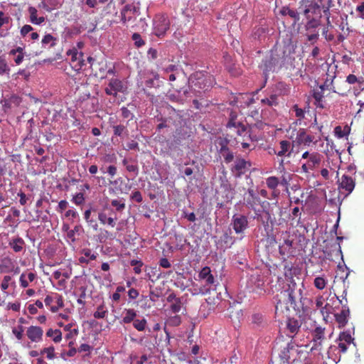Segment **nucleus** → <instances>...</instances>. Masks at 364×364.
<instances>
[{"label": "nucleus", "mask_w": 364, "mask_h": 364, "mask_svg": "<svg viewBox=\"0 0 364 364\" xmlns=\"http://www.w3.org/2000/svg\"><path fill=\"white\" fill-rule=\"evenodd\" d=\"M295 47L291 42H289L285 43L282 48L274 47L266 55L259 65L266 80L269 73H274L277 70L282 68L287 70L292 67L294 60L292 55L295 53Z\"/></svg>", "instance_id": "f257e3e1"}, {"label": "nucleus", "mask_w": 364, "mask_h": 364, "mask_svg": "<svg viewBox=\"0 0 364 364\" xmlns=\"http://www.w3.org/2000/svg\"><path fill=\"white\" fill-rule=\"evenodd\" d=\"M284 290L276 296L277 304L275 311H283L284 309L289 310V307L294 308L297 301L302 299V292L304 284L303 282L297 283L292 277L288 279V283L283 287Z\"/></svg>", "instance_id": "f03ea898"}, {"label": "nucleus", "mask_w": 364, "mask_h": 364, "mask_svg": "<svg viewBox=\"0 0 364 364\" xmlns=\"http://www.w3.org/2000/svg\"><path fill=\"white\" fill-rule=\"evenodd\" d=\"M306 358V352L291 341L277 355H272L270 364H289L290 360L294 364H306L302 362Z\"/></svg>", "instance_id": "7ed1b4c3"}, {"label": "nucleus", "mask_w": 364, "mask_h": 364, "mask_svg": "<svg viewBox=\"0 0 364 364\" xmlns=\"http://www.w3.org/2000/svg\"><path fill=\"white\" fill-rule=\"evenodd\" d=\"M323 158V156L317 152L308 151L303 153L301 156L302 159H306V161L301 165V171L305 173H309L311 171H314L317 168Z\"/></svg>", "instance_id": "20e7f679"}, {"label": "nucleus", "mask_w": 364, "mask_h": 364, "mask_svg": "<svg viewBox=\"0 0 364 364\" xmlns=\"http://www.w3.org/2000/svg\"><path fill=\"white\" fill-rule=\"evenodd\" d=\"M280 166L282 167V175L279 178L277 176H269L266 178L267 187L270 190L277 189L279 185L286 187L289 186V182L291 180V174L286 171L284 167V160L282 159L279 163Z\"/></svg>", "instance_id": "39448f33"}, {"label": "nucleus", "mask_w": 364, "mask_h": 364, "mask_svg": "<svg viewBox=\"0 0 364 364\" xmlns=\"http://www.w3.org/2000/svg\"><path fill=\"white\" fill-rule=\"evenodd\" d=\"M353 338L349 332H341L336 341L338 345H332L329 347L328 350V357H330L331 352H334L336 350H338V354L346 353L348 350V346L353 343Z\"/></svg>", "instance_id": "423d86ee"}, {"label": "nucleus", "mask_w": 364, "mask_h": 364, "mask_svg": "<svg viewBox=\"0 0 364 364\" xmlns=\"http://www.w3.org/2000/svg\"><path fill=\"white\" fill-rule=\"evenodd\" d=\"M312 343L311 350L321 353L323 349V344L326 341L325 336V328L320 326H316L311 331Z\"/></svg>", "instance_id": "0eeeda50"}, {"label": "nucleus", "mask_w": 364, "mask_h": 364, "mask_svg": "<svg viewBox=\"0 0 364 364\" xmlns=\"http://www.w3.org/2000/svg\"><path fill=\"white\" fill-rule=\"evenodd\" d=\"M127 90V86L125 82L118 78H111L105 88V92L107 95L117 97L118 92L124 93Z\"/></svg>", "instance_id": "6e6552de"}, {"label": "nucleus", "mask_w": 364, "mask_h": 364, "mask_svg": "<svg viewBox=\"0 0 364 364\" xmlns=\"http://www.w3.org/2000/svg\"><path fill=\"white\" fill-rule=\"evenodd\" d=\"M21 102L22 97L16 94L6 95L0 101L2 109L6 113L11 112L12 109L18 107Z\"/></svg>", "instance_id": "1a4fd4ad"}, {"label": "nucleus", "mask_w": 364, "mask_h": 364, "mask_svg": "<svg viewBox=\"0 0 364 364\" xmlns=\"http://www.w3.org/2000/svg\"><path fill=\"white\" fill-rule=\"evenodd\" d=\"M251 166V163L242 158L237 157L230 168L232 175L235 178H240L244 175Z\"/></svg>", "instance_id": "9d476101"}, {"label": "nucleus", "mask_w": 364, "mask_h": 364, "mask_svg": "<svg viewBox=\"0 0 364 364\" xmlns=\"http://www.w3.org/2000/svg\"><path fill=\"white\" fill-rule=\"evenodd\" d=\"M169 26L170 22L166 16L164 15L156 16L154 23V34L158 37L164 36L169 29Z\"/></svg>", "instance_id": "9b49d317"}, {"label": "nucleus", "mask_w": 364, "mask_h": 364, "mask_svg": "<svg viewBox=\"0 0 364 364\" xmlns=\"http://www.w3.org/2000/svg\"><path fill=\"white\" fill-rule=\"evenodd\" d=\"M198 277L200 280H202L205 283L204 289H201L202 294H207L212 285L215 283V278L211 273V269L209 267H204L198 273Z\"/></svg>", "instance_id": "f8f14e48"}, {"label": "nucleus", "mask_w": 364, "mask_h": 364, "mask_svg": "<svg viewBox=\"0 0 364 364\" xmlns=\"http://www.w3.org/2000/svg\"><path fill=\"white\" fill-rule=\"evenodd\" d=\"M342 309L339 313L334 314L336 321L339 328H343L348 323V318L350 315V309L346 304H343V300H340Z\"/></svg>", "instance_id": "ddd939ff"}, {"label": "nucleus", "mask_w": 364, "mask_h": 364, "mask_svg": "<svg viewBox=\"0 0 364 364\" xmlns=\"http://www.w3.org/2000/svg\"><path fill=\"white\" fill-rule=\"evenodd\" d=\"M232 228L237 234L244 232L248 226V220L245 215H234L232 219Z\"/></svg>", "instance_id": "4468645a"}, {"label": "nucleus", "mask_w": 364, "mask_h": 364, "mask_svg": "<svg viewBox=\"0 0 364 364\" xmlns=\"http://www.w3.org/2000/svg\"><path fill=\"white\" fill-rule=\"evenodd\" d=\"M339 189L344 191L347 194L350 193L355 188V180L350 176L343 175L338 181Z\"/></svg>", "instance_id": "2eb2a0df"}, {"label": "nucleus", "mask_w": 364, "mask_h": 364, "mask_svg": "<svg viewBox=\"0 0 364 364\" xmlns=\"http://www.w3.org/2000/svg\"><path fill=\"white\" fill-rule=\"evenodd\" d=\"M43 330L40 326H31L27 328L26 336L32 342H41L43 340Z\"/></svg>", "instance_id": "dca6fc26"}, {"label": "nucleus", "mask_w": 364, "mask_h": 364, "mask_svg": "<svg viewBox=\"0 0 364 364\" xmlns=\"http://www.w3.org/2000/svg\"><path fill=\"white\" fill-rule=\"evenodd\" d=\"M294 144L287 140H282L279 141V150L274 151L275 154L278 156H287L290 157L293 152Z\"/></svg>", "instance_id": "f3484780"}, {"label": "nucleus", "mask_w": 364, "mask_h": 364, "mask_svg": "<svg viewBox=\"0 0 364 364\" xmlns=\"http://www.w3.org/2000/svg\"><path fill=\"white\" fill-rule=\"evenodd\" d=\"M244 200L246 207L252 210H254L255 206L259 203V198L256 195L255 190L252 188L248 189L247 195L245 196Z\"/></svg>", "instance_id": "a211bd4d"}, {"label": "nucleus", "mask_w": 364, "mask_h": 364, "mask_svg": "<svg viewBox=\"0 0 364 364\" xmlns=\"http://www.w3.org/2000/svg\"><path fill=\"white\" fill-rule=\"evenodd\" d=\"M314 136L312 135L307 134L304 129H299L296 133L295 141L299 144H304L309 146L311 142L314 141Z\"/></svg>", "instance_id": "6ab92c4d"}, {"label": "nucleus", "mask_w": 364, "mask_h": 364, "mask_svg": "<svg viewBox=\"0 0 364 364\" xmlns=\"http://www.w3.org/2000/svg\"><path fill=\"white\" fill-rule=\"evenodd\" d=\"M66 54L71 57V62H76V64L75 65V67H78V69L81 68L83 65L82 53L78 52L77 48H73L72 49L68 50Z\"/></svg>", "instance_id": "aec40b11"}, {"label": "nucleus", "mask_w": 364, "mask_h": 364, "mask_svg": "<svg viewBox=\"0 0 364 364\" xmlns=\"http://www.w3.org/2000/svg\"><path fill=\"white\" fill-rule=\"evenodd\" d=\"M300 327L301 324L298 320L294 318H289L287 322V328L290 334H288V336L293 338L299 331Z\"/></svg>", "instance_id": "412c9836"}, {"label": "nucleus", "mask_w": 364, "mask_h": 364, "mask_svg": "<svg viewBox=\"0 0 364 364\" xmlns=\"http://www.w3.org/2000/svg\"><path fill=\"white\" fill-rule=\"evenodd\" d=\"M9 245L14 252H20L24 249L26 244L21 237H17L12 239L9 242Z\"/></svg>", "instance_id": "4be33fe9"}, {"label": "nucleus", "mask_w": 364, "mask_h": 364, "mask_svg": "<svg viewBox=\"0 0 364 364\" xmlns=\"http://www.w3.org/2000/svg\"><path fill=\"white\" fill-rule=\"evenodd\" d=\"M82 254H83L85 257H80L78 259L79 262L86 264L89 263L90 260L96 259L97 256V253L92 252V250L88 248L82 250Z\"/></svg>", "instance_id": "5701e85b"}, {"label": "nucleus", "mask_w": 364, "mask_h": 364, "mask_svg": "<svg viewBox=\"0 0 364 364\" xmlns=\"http://www.w3.org/2000/svg\"><path fill=\"white\" fill-rule=\"evenodd\" d=\"M36 279V274L33 272H29L28 274L22 273L19 278L20 285L22 288H26L29 282H33Z\"/></svg>", "instance_id": "b1692460"}, {"label": "nucleus", "mask_w": 364, "mask_h": 364, "mask_svg": "<svg viewBox=\"0 0 364 364\" xmlns=\"http://www.w3.org/2000/svg\"><path fill=\"white\" fill-rule=\"evenodd\" d=\"M14 268V262L9 257H6L1 259L0 264V272H11Z\"/></svg>", "instance_id": "393cba45"}, {"label": "nucleus", "mask_w": 364, "mask_h": 364, "mask_svg": "<svg viewBox=\"0 0 364 364\" xmlns=\"http://www.w3.org/2000/svg\"><path fill=\"white\" fill-rule=\"evenodd\" d=\"M58 38L48 33L43 36L41 40L42 47L43 48H50L57 45Z\"/></svg>", "instance_id": "a878e982"}, {"label": "nucleus", "mask_w": 364, "mask_h": 364, "mask_svg": "<svg viewBox=\"0 0 364 364\" xmlns=\"http://www.w3.org/2000/svg\"><path fill=\"white\" fill-rule=\"evenodd\" d=\"M279 13L282 16H289L294 20V23H296L299 19V13L294 9H290L289 6H283L280 11Z\"/></svg>", "instance_id": "bb28decb"}, {"label": "nucleus", "mask_w": 364, "mask_h": 364, "mask_svg": "<svg viewBox=\"0 0 364 364\" xmlns=\"http://www.w3.org/2000/svg\"><path fill=\"white\" fill-rule=\"evenodd\" d=\"M28 12L30 14V21L33 24L40 25L45 21V17H43V16L38 17L37 16L38 11L35 7L30 6L28 8Z\"/></svg>", "instance_id": "cd10ccee"}, {"label": "nucleus", "mask_w": 364, "mask_h": 364, "mask_svg": "<svg viewBox=\"0 0 364 364\" xmlns=\"http://www.w3.org/2000/svg\"><path fill=\"white\" fill-rule=\"evenodd\" d=\"M220 153L226 164H229L233 161L234 153L226 145L221 146Z\"/></svg>", "instance_id": "c85d7f7f"}, {"label": "nucleus", "mask_w": 364, "mask_h": 364, "mask_svg": "<svg viewBox=\"0 0 364 364\" xmlns=\"http://www.w3.org/2000/svg\"><path fill=\"white\" fill-rule=\"evenodd\" d=\"M9 55L14 56V60L16 65H20L24 58L23 49L21 47H17L15 49L11 50Z\"/></svg>", "instance_id": "c756f323"}, {"label": "nucleus", "mask_w": 364, "mask_h": 364, "mask_svg": "<svg viewBox=\"0 0 364 364\" xmlns=\"http://www.w3.org/2000/svg\"><path fill=\"white\" fill-rule=\"evenodd\" d=\"M98 220L100 223L104 225L107 224L112 228H114L116 225V218L107 217V214L102 211L98 213Z\"/></svg>", "instance_id": "7c9ffc66"}, {"label": "nucleus", "mask_w": 364, "mask_h": 364, "mask_svg": "<svg viewBox=\"0 0 364 364\" xmlns=\"http://www.w3.org/2000/svg\"><path fill=\"white\" fill-rule=\"evenodd\" d=\"M192 87L194 90L196 88L207 90L209 85H207V79L203 76L197 77L195 80L191 79Z\"/></svg>", "instance_id": "2f4dec72"}, {"label": "nucleus", "mask_w": 364, "mask_h": 364, "mask_svg": "<svg viewBox=\"0 0 364 364\" xmlns=\"http://www.w3.org/2000/svg\"><path fill=\"white\" fill-rule=\"evenodd\" d=\"M124 313L125 315L122 319V323L125 324L133 322L136 316V311L133 309H125Z\"/></svg>", "instance_id": "473e14b6"}, {"label": "nucleus", "mask_w": 364, "mask_h": 364, "mask_svg": "<svg viewBox=\"0 0 364 364\" xmlns=\"http://www.w3.org/2000/svg\"><path fill=\"white\" fill-rule=\"evenodd\" d=\"M221 188L224 190L225 196L223 197L225 198V201L230 202L234 197L233 189L231 185L228 181H226L222 184Z\"/></svg>", "instance_id": "72a5a7b5"}, {"label": "nucleus", "mask_w": 364, "mask_h": 364, "mask_svg": "<svg viewBox=\"0 0 364 364\" xmlns=\"http://www.w3.org/2000/svg\"><path fill=\"white\" fill-rule=\"evenodd\" d=\"M346 82L349 84L358 83L359 90H364V80L363 77H357L355 75L350 74L346 77Z\"/></svg>", "instance_id": "f704fd0d"}, {"label": "nucleus", "mask_w": 364, "mask_h": 364, "mask_svg": "<svg viewBox=\"0 0 364 364\" xmlns=\"http://www.w3.org/2000/svg\"><path fill=\"white\" fill-rule=\"evenodd\" d=\"M55 306H51V311L55 313L57 312L60 308L63 307V296L57 293L53 294Z\"/></svg>", "instance_id": "c9c22d12"}, {"label": "nucleus", "mask_w": 364, "mask_h": 364, "mask_svg": "<svg viewBox=\"0 0 364 364\" xmlns=\"http://www.w3.org/2000/svg\"><path fill=\"white\" fill-rule=\"evenodd\" d=\"M46 336L52 338L55 343H59L62 340V333L59 329L50 328L47 331Z\"/></svg>", "instance_id": "e433bc0d"}, {"label": "nucleus", "mask_w": 364, "mask_h": 364, "mask_svg": "<svg viewBox=\"0 0 364 364\" xmlns=\"http://www.w3.org/2000/svg\"><path fill=\"white\" fill-rule=\"evenodd\" d=\"M113 132L115 136H122L124 134H128V130L127 127L122 124H114L112 125Z\"/></svg>", "instance_id": "4c0bfd02"}, {"label": "nucleus", "mask_w": 364, "mask_h": 364, "mask_svg": "<svg viewBox=\"0 0 364 364\" xmlns=\"http://www.w3.org/2000/svg\"><path fill=\"white\" fill-rule=\"evenodd\" d=\"M10 285L15 286V282L12 281V277L9 275H5L3 277L0 287L2 291H6Z\"/></svg>", "instance_id": "58836bf2"}, {"label": "nucleus", "mask_w": 364, "mask_h": 364, "mask_svg": "<svg viewBox=\"0 0 364 364\" xmlns=\"http://www.w3.org/2000/svg\"><path fill=\"white\" fill-rule=\"evenodd\" d=\"M136 18L133 17L131 13H129L128 11H126L125 9H123L121 11V21L123 24L127 23V22L135 21Z\"/></svg>", "instance_id": "ea45409f"}, {"label": "nucleus", "mask_w": 364, "mask_h": 364, "mask_svg": "<svg viewBox=\"0 0 364 364\" xmlns=\"http://www.w3.org/2000/svg\"><path fill=\"white\" fill-rule=\"evenodd\" d=\"M147 325V321L145 318L134 319L133 321V326L139 331L145 330Z\"/></svg>", "instance_id": "a19ab883"}, {"label": "nucleus", "mask_w": 364, "mask_h": 364, "mask_svg": "<svg viewBox=\"0 0 364 364\" xmlns=\"http://www.w3.org/2000/svg\"><path fill=\"white\" fill-rule=\"evenodd\" d=\"M182 308V301L181 298H178L176 301L171 302L170 306V310L172 313L176 314L181 311Z\"/></svg>", "instance_id": "79ce46f5"}, {"label": "nucleus", "mask_w": 364, "mask_h": 364, "mask_svg": "<svg viewBox=\"0 0 364 364\" xmlns=\"http://www.w3.org/2000/svg\"><path fill=\"white\" fill-rule=\"evenodd\" d=\"M326 280L322 277H317L314 279V284L319 290L323 289L326 286Z\"/></svg>", "instance_id": "37998d69"}, {"label": "nucleus", "mask_w": 364, "mask_h": 364, "mask_svg": "<svg viewBox=\"0 0 364 364\" xmlns=\"http://www.w3.org/2000/svg\"><path fill=\"white\" fill-rule=\"evenodd\" d=\"M326 75L327 77L324 83L319 86L320 89H331V87L333 86V79L335 78V75H331L328 73H327Z\"/></svg>", "instance_id": "c03bdc74"}, {"label": "nucleus", "mask_w": 364, "mask_h": 364, "mask_svg": "<svg viewBox=\"0 0 364 364\" xmlns=\"http://www.w3.org/2000/svg\"><path fill=\"white\" fill-rule=\"evenodd\" d=\"M10 68L6 63V60L2 57L0 56V75L4 74L9 73Z\"/></svg>", "instance_id": "a18cd8bd"}, {"label": "nucleus", "mask_w": 364, "mask_h": 364, "mask_svg": "<svg viewBox=\"0 0 364 364\" xmlns=\"http://www.w3.org/2000/svg\"><path fill=\"white\" fill-rule=\"evenodd\" d=\"M107 314L104 305H100L97 307V311L94 313L95 318H104Z\"/></svg>", "instance_id": "49530a36"}, {"label": "nucleus", "mask_w": 364, "mask_h": 364, "mask_svg": "<svg viewBox=\"0 0 364 364\" xmlns=\"http://www.w3.org/2000/svg\"><path fill=\"white\" fill-rule=\"evenodd\" d=\"M222 242H224L225 247H230L233 244L232 237L228 232H225L220 237Z\"/></svg>", "instance_id": "de8ad7c7"}, {"label": "nucleus", "mask_w": 364, "mask_h": 364, "mask_svg": "<svg viewBox=\"0 0 364 364\" xmlns=\"http://www.w3.org/2000/svg\"><path fill=\"white\" fill-rule=\"evenodd\" d=\"M262 102L269 106L277 105L278 104L277 96L276 95H272L269 97L262 99Z\"/></svg>", "instance_id": "09e8293b"}, {"label": "nucleus", "mask_w": 364, "mask_h": 364, "mask_svg": "<svg viewBox=\"0 0 364 364\" xmlns=\"http://www.w3.org/2000/svg\"><path fill=\"white\" fill-rule=\"evenodd\" d=\"M228 127H238L237 132H238V134L240 135H241L242 132H246V129H245V126L241 125L240 123H236L235 122L233 121L232 119H231L228 122Z\"/></svg>", "instance_id": "8fccbe9b"}, {"label": "nucleus", "mask_w": 364, "mask_h": 364, "mask_svg": "<svg viewBox=\"0 0 364 364\" xmlns=\"http://www.w3.org/2000/svg\"><path fill=\"white\" fill-rule=\"evenodd\" d=\"M23 327L21 325L12 328L13 334L18 341H21L23 338Z\"/></svg>", "instance_id": "3c124183"}, {"label": "nucleus", "mask_w": 364, "mask_h": 364, "mask_svg": "<svg viewBox=\"0 0 364 364\" xmlns=\"http://www.w3.org/2000/svg\"><path fill=\"white\" fill-rule=\"evenodd\" d=\"M320 25V21L315 18H311L309 20L306 24V29L307 31L311 29H315Z\"/></svg>", "instance_id": "603ef678"}, {"label": "nucleus", "mask_w": 364, "mask_h": 364, "mask_svg": "<svg viewBox=\"0 0 364 364\" xmlns=\"http://www.w3.org/2000/svg\"><path fill=\"white\" fill-rule=\"evenodd\" d=\"M168 324L169 326H178L181 324V318L180 316L178 315H176V316H171L168 319Z\"/></svg>", "instance_id": "864d4df0"}, {"label": "nucleus", "mask_w": 364, "mask_h": 364, "mask_svg": "<svg viewBox=\"0 0 364 364\" xmlns=\"http://www.w3.org/2000/svg\"><path fill=\"white\" fill-rule=\"evenodd\" d=\"M81 230V226L76 225L74 227V228L70 231L68 232L67 236L73 242H75L76 241V238L75 237V234L76 232H79Z\"/></svg>", "instance_id": "5fc2aeb1"}, {"label": "nucleus", "mask_w": 364, "mask_h": 364, "mask_svg": "<svg viewBox=\"0 0 364 364\" xmlns=\"http://www.w3.org/2000/svg\"><path fill=\"white\" fill-rule=\"evenodd\" d=\"M111 205L116 208L117 211L122 212L125 208V203L122 200H112Z\"/></svg>", "instance_id": "6e6d98bb"}, {"label": "nucleus", "mask_w": 364, "mask_h": 364, "mask_svg": "<svg viewBox=\"0 0 364 364\" xmlns=\"http://www.w3.org/2000/svg\"><path fill=\"white\" fill-rule=\"evenodd\" d=\"M72 201L77 205H80L85 202V197L82 193H78L73 196Z\"/></svg>", "instance_id": "4d7b16f0"}, {"label": "nucleus", "mask_w": 364, "mask_h": 364, "mask_svg": "<svg viewBox=\"0 0 364 364\" xmlns=\"http://www.w3.org/2000/svg\"><path fill=\"white\" fill-rule=\"evenodd\" d=\"M132 40L134 41V44L136 47L139 48L145 44L144 40H142L141 36L138 33H134L132 35Z\"/></svg>", "instance_id": "13d9d810"}, {"label": "nucleus", "mask_w": 364, "mask_h": 364, "mask_svg": "<svg viewBox=\"0 0 364 364\" xmlns=\"http://www.w3.org/2000/svg\"><path fill=\"white\" fill-rule=\"evenodd\" d=\"M54 351H55L54 347L53 346H50L48 348H43V350L41 351V354L46 353L47 358L49 360H52V359H53L55 358Z\"/></svg>", "instance_id": "bf43d9fd"}, {"label": "nucleus", "mask_w": 364, "mask_h": 364, "mask_svg": "<svg viewBox=\"0 0 364 364\" xmlns=\"http://www.w3.org/2000/svg\"><path fill=\"white\" fill-rule=\"evenodd\" d=\"M77 350L75 348H70L69 350H68V351L63 350L60 353V357L63 359L66 360L67 357H73V356H75V354L77 353Z\"/></svg>", "instance_id": "052dcab7"}, {"label": "nucleus", "mask_w": 364, "mask_h": 364, "mask_svg": "<svg viewBox=\"0 0 364 364\" xmlns=\"http://www.w3.org/2000/svg\"><path fill=\"white\" fill-rule=\"evenodd\" d=\"M10 21V16L7 14H5L2 11H0V28L6 24H8Z\"/></svg>", "instance_id": "680f3d73"}, {"label": "nucleus", "mask_w": 364, "mask_h": 364, "mask_svg": "<svg viewBox=\"0 0 364 364\" xmlns=\"http://www.w3.org/2000/svg\"><path fill=\"white\" fill-rule=\"evenodd\" d=\"M325 89H320L318 90H314L313 93V97L314 98L315 101L317 102H322V100L323 98V91Z\"/></svg>", "instance_id": "e2e57ef3"}, {"label": "nucleus", "mask_w": 364, "mask_h": 364, "mask_svg": "<svg viewBox=\"0 0 364 364\" xmlns=\"http://www.w3.org/2000/svg\"><path fill=\"white\" fill-rule=\"evenodd\" d=\"M319 6L316 3H311L308 8L304 10V14L307 18H309V13L310 11L316 12V10H319Z\"/></svg>", "instance_id": "0e129e2a"}, {"label": "nucleus", "mask_w": 364, "mask_h": 364, "mask_svg": "<svg viewBox=\"0 0 364 364\" xmlns=\"http://www.w3.org/2000/svg\"><path fill=\"white\" fill-rule=\"evenodd\" d=\"M178 137V140L181 139H186V138L190 136V134H188V132L185 130L184 127L182 128V129H176V137Z\"/></svg>", "instance_id": "69168bd1"}, {"label": "nucleus", "mask_w": 364, "mask_h": 364, "mask_svg": "<svg viewBox=\"0 0 364 364\" xmlns=\"http://www.w3.org/2000/svg\"><path fill=\"white\" fill-rule=\"evenodd\" d=\"M292 109L294 111L296 117L299 120L304 118V111L301 108H299L297 105H294Z\"/></svg>", "instance_id": "338daca9"}, {"label": "nucleus", "mask_w": 364, "mask_h": 364, "mask_svg": "<svg viewBox=\"0 0 364 364\" xmlns=\"http://www.w3.org/2000/svg\"><path fill=\"white\" fill-rule=\"evenodd\" d=\"M130 198L132 200H134L139 203H141L143 200L142 195H141V192L139 191H135L132 192V193L130 196Z\"/></svg>", "instance_id": "774afa93"}]
</instances>
